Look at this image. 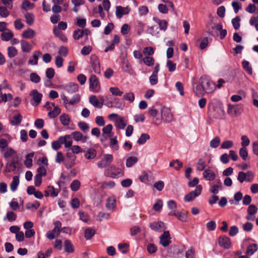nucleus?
<instances>
[{
  "label": "nucleus",
  "instance_id": "412c9836",
  "mask_svg": "<svg viewBox=\"0 0 258 258\" xmlns=\"http://www.w3.org/2000/svg\"><path fill=\"white\" fill-rule=\"evenodd\" d=\"M36 35V32L31 29L28 28L24 30L22 33V36L25 39H32Z\"/></svg>",
  "mask_w": 258,
  "mask_h": 258
},
{
  "label": "nucleus",
  "instance_id": "49530a36",
  "mask_svg": "<svg viewBox=\"0 0 258 258\" xmlns=\"http://www.w3.org/2000/svg\"><path fill=\"white\" fill-rule=\"evenodd\" d=\"M17 215L12 211H8L7 213L6 217L4 218V220H8L10 222H13L16 220Z\"/></svg>",
  "mask_w": 258,
  "mask_h": 258
},
{
  "label": "nucleus",
  "instance_id": "39448f33",
  "mask_svg": "<svg viewBox=\"0 0 258 258\" xmlns=\"http://www.w3.org/2000/svg\"><path fill=\"white\" fill-rule=\"evenodd\" d=\"M202 190V186L201 185H198L195 190L190 191L184 196V201L186 202L192 201L196 198L201 195Z\"/></svg>",
  "mask_w": 258,
  "mask_h": 258
},
{
  "label": "nucleus",
  "instance_id": "8fccbe9b",
  "mask_svg": "<svg viewBox=\"0 0 258 258\" xmlns=\"http://www.w3.org/2000/svg\"><path fill=\"white\" fill-rule=\"evenodd\" d=\"M156 22L159 25L160 29L161 30L165 31L168 26V23L165 20H160L159 19H157Z\"/></svg>",
  "mask_w": 258,
  "mask_h": 258
},
{
  "label": "nucleus",
  "instance_id": "6ab92c4d",
  "mask_svg": "<svg viewBox=\"0 0 258 258\" xmlns=\"http://www.w3.org/2000/svg\"><path fill=\"white\" fill-rule=\"evenodd\" d=\"M246 97V93L244 91L240 90L238 91L237 94L232 95L230 99L233 102H237L241 101Z\"/></svg>",
  "mask_w": 258,
  "mask_h": 258
},
{
  "label": "nucleus",
  "instance_id": "0eeeda50",
  "mask_svg": "<svg viewBox=\"0 0 258 258\" xmlns=\"http://www.w3.org/2000/svg\"><path fill=\"white\" fill-rule=\"evenodd\" d=\"M113 156L111 154H105L102 159L97 162V166L99 168H103L109 166L113 161Z\"/></svg>",
  "mask_w": 258,
  "mask_h": 258
},
{
  "label": "nucleus",
  "instance_id": "774afa93",
  "mask_svg": "<svg viewBox=\"0 0 258 258\" xmlns=\"http://www.w3.org/2000/svg\"><path fill=\"white\" fill-rule=\"evenodd\" d=\"M166 66L169 72H172L175 71L176 68V63L170 60H168L166 62Z\"/></svg>",
  "mask_w": 258,
  "mask_h": 258
},
{
  "label": "nucleus",
  "instance_id": "4d7b16f0",
  "mask_svg": "<svg viewBox=\"0 0 258 258\" xmlns=\"http://www.w3.org/2000/svg\"><path fill=\"white\" fill-rule=\"evenodd\" d=\"M109 91L113 95L121 96L123 94V92L120 91V89L116 87H110Z\"/></svg>",
  "mask_w": 258,
  "mask_h": 258
},
{
  "label": "nucleus",
  "instance_id": "9b49d317",
  "mask_svg": "<svg viewBox=\"0 0 258 258\" xmlns=\"http://www.w3.org/2000/svg\"><path fill=\"white\" fill-rule=\"evenodd\" d=\"M171 238L169 231H164L159 237V243L164 247H167L171 243Z\"/></svg>",
  "mask_w": 258,
  "mask_h": 258
},
{
  "label": "nucleus",
  "instance_id": "c03bdc74",
  "mask_svg": "<svg viewBox=\"0 0 258 258\" xmlns=\"http://www.w3.org/2000/svg\"><path fill=\"white\" fill-rule=\"evenodd\" d=\"M64 89L69 93L76 92L78 90V85L77 84H71L65 86Z\"/></svg>",
  "mask_w": 258,
  "mask_h": 258
},
{
  "label": "nucleus",
  "instance_id": "6e6d98bb",
  "mask_svg": "<svg viewBox=\"0 0 258 258\" xmlns=\"http://www.w3.org/2000/svg\"><path fill=\"white\" fill-rule=\"evenodd\" d=\"M17 161H12L7 164L6 170L8 172L14 171L16 168Z\"/></svg>",
  "mask_w": 258,
  "mask_h": 258
},
{
  "label": "nucleus",
  "instance_id": "f03ea898",
  "mask_svg": "<svg viewBox=\"0 0 258 258\" xmlns=\"http://www.w3.org/2000/svg\"><path fill=\"white\" fill-rule=\"evenodd\" d=\"M110 119L112 120L117 130H123L126 126L127 120L124 117L119 116L117 113H111L108 115Z\"/></svg>",
  "mask_w": 258,
  "mask_h": 258
},
{
  "label": "nucleus",
  "instance_id": "680f3d73",
  "mask_svg": "<svg viewBox=\"0 0 258 258\" xmlns=\"http://www.w3.org/2000/svg\"><path fill=\"white\" fill-rule=\"evenodd\" d=\"M80 182L78 180L76 179L71 183L70 187L73 191H77L80 188Z\"/></svg>",
  "mask_w": 258,
  "mask_h": 258
},
{
  "label": "nucleus",
  "instance_id": "cd10ccee",
  "mask_svg": "<svg viewBox=\"0 0 258 258\" xmlns=\"http://www.w3.org/2000/svg\"><path fill=\"white\" fill-rule=\"evenodd\" d=\"M116 206V200L113 197H109L106 203V207L108 210H113Z\"/></svg>",
  "mask_w": 258,
  "mask_h": 258
},
{
  "label": "nucleus",
  "instance_id": "9d476101",
  "mask_svg": "<svg viewBox=\"0 0 258 258\" xmlns=\"http://www.w3.org/2000/svg\"><path fill=\"white\" fill-rule=\"evenodd\" d=\"M109 176L112 178H118L122 176L124 174V171L122 168L116 167L114 165L110 166L108 169Z\"/></svg>",
  "mask_w": 258,
  "mask_h": 258
},
{
  "label": "nucleus",
  "instance_id": "f704fd0d",
  "mask_svg": "<svg viewBox=\"0 0 258 258\" xmlns=\"http://www.w3.org/2000/svg\"><path fill=\"white\" fill-rule=\"evenodd\" d=\"M11 139H6L5 138H1L0 139V151L3 152L5 151V149L7 148L8 147V145L9 142H10Z\"/></svg>",
  "mask_w": 258,
  "mask_h": 258
},
{
  "label": "nucleus",
  "instance_id": "338daca9",
  "mask_svg": "<svg viewBox=\"0 0 258 258\" xmlns=\"http://www.w3.org/2000/svg\"><path fill=\"white\" fill-rule=\"evenodd\" d=\"M128 244L126 243H120L118 245V249L122 253H126L128 251Z\"/></svg>",
  "mask_w": 258,
  "mask_h": 258
},
{
  "label": "nucleus",
  "instance_id": "f3484780",
  "mask_svg": "<svg viewBox=\"0 0 258 258\" xmlns=\"http://www.w3.org/2000/svg\"><path fill=\"white\" fill-rule=\"evenodd\" d=\"M71 136L75 141H81L82 143L86 142L88 138L87 136H83L81 132L78 131L72 133Z\"/></svg>",
  "mask_w": 258,
  "mask_h": 258
},
{
  "label": "nucleus",
  "instance_id": "6e6552de",
  "mask_svg": "<svg viewBox=\"0 0 258 258\" xmlns=\"http://www.w3.org/2000/svg\"><path fill=\"white\" fill-rule=\"evenodd\" d=\"M90 64L95 73L100 74L101 73V66L99 58L95 55H91L90 57Z\"/></svg>",
  "mask_w": 258,
  "mask_h": 258
},
{
  "label": "nucleus",
  "instance_id": "dca6fc26",
  "mask_svg": "<svg viewBox=\"0 0 258 258\" xmlns=\"http://www.w3.org/2000/svg\"><path fill=\"white\" fill-rule=\"evenodd\" d=\"M257 208L253 205L249 206L247 209L248 214L246 216V219L253 221L255 219L254 214L257 212Z\"/></svg>",
  "mask_w": 258,
  "mask_h": 258
},
{
  "label": "nucleus",
  "instance_id": "7c9ffc66",
  "mask_svg": "<svg viewBox=\"0 0 258 258\" xmlns=\"http://www.w3.org/2000/svg\"><path fill=\"white\" fill-rule=\"evenodd\" d=\"M41 53L39 51H34L33 52V58L30 59L28 61V63L30 65H36L38 63V60L39 57L40 56Z\"/></svg>",
  "mask_w": 258,
  "mask_h": 258
},
{
  "label": "nucleus",
  "instance_id": "c85d7f7f",
  "mask_svg": "<svg viewBox=\"0 0 258 258\" xmlns=\"http://www.w3.org/2000/svg\"><path fill=\"white\" fill-rule=\"evenodd\" d=\"M89 102L95 107L98 108H101L103 105L102 103L99 102L96 96L95 95H91L90 96Z\"/></svg>",
  "mask_w": 258,
  "mask_h": 258
},
{
  "label": "nucleus",
  "instance_id": "e433bc0d",
  "mask_svg": "<svg viewBox=\"0 0 258 258\" xmlns=\"http://www.w3.org/2000/svg\"><path fill=\"white\" fill-rule=\"evenodd\" d=\"M19 178L17 176H15L13 178V180L10 184V188L13 191H15L19 184Z\"/></svg>",
  "mask_w": 258,
  "mask_h": 258
},
{
  "label": "nucleus",
  "instance_id": "69168bd1",
  "mask_svg": "<svg viewBox=\"0 0 258 258\" xmlns=\"http://www.w3.org/2000/svg\"><path fill=\"white\" fill-rule=\"evenodd\" d=\"M233 146V143L232 141L227 140L222 143L221 148L223 149H228L232 147Z\"/></svg>",
  "mask_w": 258,
  "mask_h": 258
},
{
  "label": "nucleus",
  "instance_id": "f257e3e1",
  "mask_svg": "<svg viewBox=\"0 0 258 258\" xmlns=\"http://www.w3.org/2000/svg\"><path fill=\"white\" fill-rule=\"evenodd\" d=\"M215 89V84L206 76H202L199 83H192L193 91L198 96H203L205 93H211Z\"/></svg>",
  "mask_w": 258,
  "mask_h": 258
},
{
  "label": "nucleus",
  "instance_id": "4be33fe9",
  "mask_svg": "<svg viewBox=\"0 0 258 258\" xmlns=\"http://www.w3.org/2000/svg\"><path fill=\"white\" fill-rule=\"evenodd\" d=\"M112 130L113 125L111 124L106 125L102 128V136L106 139L110 137L111 136V133Z\"/></svg>",
  "mask_w": 258,
  "mask_h": 258
},
{
  "label": "nucleus",
  "instance_id": "4c0bfd02",
  "mask_svg": "<svg viewBox=\"0 0 258 258\" xmlns=\"http://www.w3.org/2000/svg\"><path fill=\"white\" fill-rule=\"evenodd\" d=\"M174 216L181 222H185L187 221V215L186 213L178 211L176 214H174Z\"/></svg>",
  "mask_w": 258,
  "mask_h": 258
},
{
  "label": "nucleus",
  "instance_id": "a19ab883",
  "mask_svg": "<svg viewBox=\"0 0 258 258\" xmlns=\"http://www.w3.org/2000/svg\"><path fill=\"white\" fill-rule=\"evenodd\" d=\"M122 69L124 72L130 73L132 71V66L128 61L126 59H123L122 61Z\"/></svg>",
  "mask_w": 258,
  "mask_h": 258
},
{
  "label": "nucleus",
  "instance_id": "ea45409f",
  "mask_svg": "<svg viewBox=\"0 0 258 258\" xmlns=\"http://www.w3.org/2000/svg\"><path fill=\"white\" fill-rule=\"evenodd\" d=\"M60 120L62 124L68 126L70 124V118L68 114L63 113L60 116Z\"/></svg>",
  "mask_w": 258,
  "mask_h": 258
},
{
  "label": "nucleus",
  "instance_id": "7ed1b4c3",
  "mask_svg": "<svg viewBox=\"0 0 258 258\" xmlns=\"http://www.w3.org/2000/svg\"><path fill=\"white\" fill-rule=\"evenodd\" d=\"M89 89L94 92H98L101 88L99 79L94 74H91L89 79Z\"/></svg>",
  "mask_w": 258,
  "mask_h": 258
},
{
  "label": "nucleus",
  "instance_id": "bf43d9fd",
  "mask_svg": "<svg viewBox=\"0 0 258 258\" xmlns=\"http://www.w3.org/2000/svg\"><path fill=\"white\" fill-rule=\"evenodd\" d=\"M220 142L221 140L220 138L216 137L211 141L210 143V147L213 148H216L219 146Z\"/></svg>",
  "mask_w": 258,
  "mask_h": 258
},
{
  "label": "nucleus",
  "instance_id": "473e14b6",
  "mask_svg": "<svg viewBox=\"0 0 258 258\" xmlns=\"http://www.w3.org/2000/svg\"><path fill=\"white\" fill-rule=\"evenodd\" d=\"M3 40L8 41L13 38L14 37L13 33L11 31H4L1 35Z\"/></svg>",
  "mask_w": 258,
  "mask_h": 258
},
{
  "label": "nucleus",
  "instance_id": "864d4df0",
  "mask_svg": "<svg viewBox=\"0 0 258 258\" xmlns=\"http://www.w3.org/2000/svg\"><path fill=\"white\" fill-rule=\"evenodd\" d=\"M150 139V136L147 134H142L139 139H138L137 142L140 145H143L145 143V142Z\"/></svg>",
  "mask_w": 258,
  "mask_h": 258
},
{
  "label": "nucleus",
  "instance_id": "423d86ee",
  "mask_svg": "<svg viewBox=\"0 0 258 258\" xmlns=\"http://www.w3.org/2000/svg\"><path fill=\"white\" fill-rule=\"evenodd\" d=\"M161 119L166 122H170L173 119V115L170 108L162 106L160 110Z\"/></svg>",
  "mask_w": 258,
  "mask_h": 258
},
{
  "label": "nucleus",
  "instance_id": "20e7f679",
  "mask_svg": "<svg viewBox=\"0 0 258 258\" xmlns=\"http://www.w3.org/2000/svg\"><path fill=\"white\" fill-rule=\"evenodd\" d=\"M53 224L54 225V228L52 230L49 231L46 235V237L51 240L58 236L61 231V223L60 221H54Z\"/></svg>",
  "mask_w": 258,
  "mask_h": 258
},
{
  "label": "nucleus",
  "instance_id": "37998d69",
  "mask_svg": "<svg viewBox=\"0 0 258 258\" xmlns=\"http://www.w3.org/2000/svg\"><path fill=\"white\" fill-rule=\"evenodd\" d=\"M22 120V116L20 114H16L12 118L11 122L13 125L20 124Z\"/></svg>",
  "mask_w": 258,
  "mask_h": 258
},
{
  "label": "nucleus",
  "instance_id": "f8f14e48",
  "mask_svg": "<svg viewBox=\"0 0 258 258\" xmlns=\"http://www.w3.org/2000/svg\"><path fill=\"white\" fill-rule=\"evenodd\" d=\"M30 96L32 98V104L33 105H38L41 101L42 94L39 93L37 90L34 89L32 90L30 94Z\"/></svg>",
  "mask_w": 258,
  "mask_h": 258
},
{
  "label": "nucleus",
  "instance_id": "4468645a",
  "mask_svg": "<svg viewBox=\"0 0 258 258\" xmlns=\"http://www.w3.org/2000/svg\"><path fill=\"white\" fill-rule=\"evenodd\" d=\"M59 141L64 144L65 148H70L73 144V140L71 135H67L59 137Z\"/></svg>",
  "mask_w": 258,
  "mask_h": 258
},
{
  "label": "nucleus",
  "instance_id": "5fc2aeb1",
  "mask_svg": "<svg viewBox=\"0 0 258 258\" xmlns=\"http://www.w3.org/2000/svg\"><path fill=\"white\" fill-rule=\"evenodd\" d=\"M95 231L92 228H87L85 231V237L86 239H91L95 234Z\"/></svg>",
  "mask_w": 258,
  "mask_h": 258
},
{
  "label": "nucleus",
  "instance_id": "603ef678",
  "mask_svg": "<svg viewBox=\"0 0 258 258\" xmlns=\"http://www.w3.org/2000/svg\"><path fill=\"white\" fill-rule=\"evenodd\" d=\"M26 22L29 25H32L34 23V16L31 13H27L25 15Z\"/></svg>",
  "mask_w": 258,
  "mask_h": 258
},
{
  "label": "nucleus",
  "instance_id": "09e8293b",
  "mask_svg": "<svg viewBox=\"0 0 258 258\" xmlns=\"http://www.w3.org/2000/svg\"><path fill=\"white\" fill-rule=\"evenodd\" d=\"M242 65L243 69L247 72V73L251 75L252 74V69L250 65L249 62L246 60H243L242 62Z\"/></svg>",
  "mask_w": 258,
  "mask_h": 258
},
{
  "label": "nucleus",
  "instance_id": "2f4dec72",
  "mask_svg": "<svg viewBox=\"0 0 258 258\" xmlns=\"http://www.w3.org/2000/svg\"><path fill=\"white\" fill-rule=\"evenodd\" d=\"M34 156V153H30L27 154L24 161V165L28 168L32 166V158Z\"/></svg>",
  "mask_w": 258,
  "mask_h": 258
},
{
  "label": "nucleus",
  "instance_id": "3c124183",
  "mask_svg": "<svg viewBox=\"0 0 258 258\" xmlns=\"http://www.w3.org/2000/svg\"><path fill=\"white\" fill-rule=\"evenodd\" d=\"M53 33L56 36L59 37L63 42L67 41V38L66 36L60 31L58 30L56 28H53Z\"/></svg>",
  "mask_w": 258,
  "mask_h": 258
},
{
  "label": "nucleus",
  "instance_id": "79ce46f5",
  "mask_svg": "<svg viewBox=\"0 0 258 258\" xmlns=\"http://www.w3.org/2000/svg\"><path fill=\"white\" fill-rule=\"evenodd\" d=\"M123 99L126 101H128L131 103L134 101L135 99V96L133 92H128L125 93L123 96Z\"/></svg>",
  "mask_w": 258,
  "mask_h": 258
},
{
  "label": "nucleus",
  "instance_id": "ddd939ff",
  "mask_svg": "<svg viewBox=\"0 0 258 258\" xmlns=\"http://www.w3.org/2000/svg\"><path fill=\"white\" fill-rule=\"evenodd\" d=\"M130 11L131 8L128 6L125 7L117 6L116 7L115 15L117 18L121 19L123 15L128 14Z\"/></svg>",
  "mask_w": 258,
  "mask_h": 258
},
{
  "label": "nucleus",
  "instance_id": "c9c22d12",
  "mask_svg": "<svg viewBox=\"0 0 258 258\" xmlns=\"http://www.w3.org/2000/svg\"><path fill=\"white\" fill-rule=\"evenodd\" d=\"M109 145L111 148L114 151H117L119 149L116 136L110 139Z\"/></svg>",
  "mask_w": 258,
  "mask_h": 258
},
{
  "label": "nucleus",
  "instance_id": "de8ad7c7",
  "mask_svg": "<svg viewBox=\"0 0 258 258\" xmlns=\"http://www.w3.org/2000/svg\"><path fill=\"white\" fill-rule=\"evenodd\" d=\"M138 161V159L136 157H130L127 158L126 161V166L127 167H131Z\"/></svg>",
  "mask_w": 258,
  "mask_h": 258
},
{
  "label": "nucleus",
  "instance_id": "a18cd8bd",
  "mask_svg": "<svg viewBox=\"0 0 258 258\" xmlns=\"http://www.w3.org/2000/svg\"><path fill=\"white\" fill-rule=\"evenodd\" d=\"M206 167V164L205 161L202 158L199 159L196 164L197 169L199 171H203Z\"/></svg>",
  "mask_w": 258,
  "mask_h": 258
},
{
  "label": "nucleus",
  "instance_id": "13d9d810",
  "mask_svg": "<svg viewBox=\"0 0 258 258\" xmlns=\"http://www.w3.org/2000/svg\"><path fill=\"white\" fill-rule=\"evenodd\" d=\"M8 50V55L10 58H12L16 56L18 51L16 48L13 46L9 47Z\"/></svg>",
  "mask_w": 258,
  "mask_h": 258
},
{
  "label": "nucleus",
  "instance_id": "1a4fd4ad",
  "mask_svg": "<svg viewBox=\"0 0 258 258\" xmlns=\"http://www.w3.org/2000/svg\"><path fill=\"white\" fill-rule=\"evenodd\" d=\"M242 110V107L238 105L228 104L227 113L232 117H236L241 113Z\"/></svg>",
  "mask_w": 258,
  "mask_h": 258
},
{
  "label": "nucleus",
  "instance_id": "b1692460",
  "mask_svg": "<svg viewBox=\"0 0 258 258\" xmlns=\"http://www.w3.org/2000/svg\"><path fill=\"white\" fill-rule=\"evenodd\" d=\"M96 151L93 148L87 150L85 152L84 156L88 160L93 159L96 156Z\"/></svg>",
  "mask_w": 258,
  "mask_h": 258
},
{
  "label": "nucleus",
  "instance_id": "393cba45",
  "mask_svg": "<svg viewBox=\"0 0 258 258\" xmlns=\"http://www.w3.org/2000/svg\"><path fill=\"white\" fill-rule=\"evenodd\" d=\"M51 105L53 107V110L50 111L48 115L50 118H55L60 113L61 109L57 106H55L54 103H52Z\"/></svg>",
  "mask_w": 258,
  "mask_h": 258
},
{
  "label": "nucleus",
  "instance_id": "a211bd4d",
  "mask_svg": "<svg viewBox=\"0 0 258 258\" xmlns=\"http://www.w3.org/2000/svg\"><path fill=\"white\" fill-rule=\"evenodd\" d=\"M150 226L152 229L156 231H161L166 228L164 223L161 221L153 222Z\"/></svg>",
  "mask_w": 258,
  "mask_h": 258
},
{
  "label": "nucleus",
  "instance_id": "0e129e2a",
  "mask_svg": "<svg viewBox=\"0 0 258 258\" xmlns=\"http://www.w3.org/2000/svg\"><path fill=\"white\" fill-rule=\"evenodd\" d=\"M240 156L243 160H246L248 156V152L246 148H241L239 151Z\"/></svg>",
  "mask_w": 258,
  "mask_h": 258
},
{
  "label": "nucleus",
  "instance_id": "aec40b11",
  "mask_svg": "<svg viewBox=\"0 0 258 258\" xmlns=\"http://www.w3.org/2000/svg\"><path fill=\"white\" fill-rule=\"evenodd\" d=\"M222 185L221 181L218 180L216 181L215 183L212 185L210 188V191L214 194L218 193L220 189H222Z\"/></svg>",
  "mask_w": 258,
  "mask_h": 258
},
{
  "label": "nucleus",
  "instance_id": "5701e85b",
  "mask_svg": "<svg viewBox=\"0 0 258 258\" xmlns=\"http://www.w3.org/2000/svg\"><path fill=\"white\" fill-rule=\"evenodd\" d=\"M20 43L23 52H29L32 49V46L28 41L22 40Z\"/></svg>",
  "mask_w": 258,
  "mask_h": 258
},
{
  "label": "nucleus",
  "instance_id": "c756f323",
  "mask_svg": "<svg viewBox=\"0 0 258 258\" xmlns=\"http://www.w3.org/2000/svg\"><path fill=\"white\" fill-rule=\"evenodd\" d=\"M5 151L1 152V153L3 155L4 157L5 158H8L16 154V152L15 150H14L13 148L10 147H8L7 148L5 149Z\"/></svg>",
  "mask_w": 258,
  "mask_h": 258
},
{
  "label": "nucleus",
  "instance_id": "bb28decb",
  "mask_svg": "<svg viewBox=\"0 0 258 258\" xmlns=\"http://www.w3.org/2000/svg\"><path fill=\"white\" fill-rule=\"evenodd\" d=\"M203 177L208 180H213L216 177V174L210 169H207L203 172Z\"/></svg>",
  "mask_w": 258,
  "mask_h": 258
},
{
  "label": "nucleus",
  "instance_id": "72a5a7b5",
  "mask_svg": "<svg viewBox=\"0 0 258 258\" xmlns=\"http://www.w3.org/2000/svg\"><path fill=\"white\" fill-rule=\"evenodd\" d=\"M64 250L67 253H73L74 251V246L72 242L69 240H66L64 243Z\"/></svg>",
  "mask_w": 258,
  "mask_h": 258
},
{
  "label": "nucleus",
  "instance_id": "58836bf2",
  "mask_svg": "<svg viewBox=\"0 0 258 258\" xmlns=\"http://www.w3.org/2000/svg\"><path fill=\"white\" fill-rule=\"evenodd\" d=\"M142 61L147 66H153L154 64V59L153 57L146 56L142 59Z\"/></svg>",
  "mask_w": 258,
  "mask_h": 258
},
{
  "label": "nucleus",
  "instance_id": "052dcab7",
  "mask_svg": "<svg viewBox=\"0 0 258 258\" xmlns=\"http://www.w3.org/2000/svg\"><path fill=\"white\" fill-rule=\"evenodd\" d=\"M169 166L170 167H174L176 170H179L182 167V163L179 160H176L171 162Z\"/></svg>",
  "mask_w": 258,
  "mask_h": 258
},
{
  "label": "nucleus",
  "instance_id": "a878e982",
  "mask_svg": "<svg viewBox=\"0 0 258 258\" xmlns=\"http://www.w3.org/2000/svg\"><path fill=\"white\" fill-rule=\"evenodd\" d=\"M257 249L258 246L256 244H251L247 246L246 254L248 256H251L257 250Z\"/></svg>",
  "mask_w": 258,
  "mask_h": 258
},
{
  "label": "nucleus",
  "instance_id": "2eb2a0df",
  "mask_svg": "<svg viewBox=\"0 0 258 258\" xmlns=\"http://www.w3.org/2000/svg\"><path fill=\"white\" fill-rule=\"evenodd\" d=\"M218 242L219 245L225 248V249H228L230 248L231 246V243L230 239L225 236H222L219 237L218 239Z\"/></svg>",
  "mask_w": 258,
  "mask_h": 258
},
{
  "label": "nucleus",
  "instance_id": "e2e57ef3",
  "mask_svg": "<svg viewBox=\"0 0 258 258\" xmlns=\"http://www.w3.org/2000/svg\"><path fill=\"white\" fill-rule=\"evenodd\" d=\"M14 27L16 29L20 30L24 27V24L20 19H17L14 22Z\"/></svg>",
  "mask_w": 258,
  "mask_h": 258
}]
</instances>
